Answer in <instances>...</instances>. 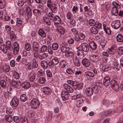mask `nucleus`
<instances>
[{"label": "nucleus", "instance_id": "nucleus-1", "mask_svg": "<svg viewBox=\"0 0 123 123\" xmlns=\"http://www.w3.org/2000/svg\"><path fill=\"white\" fill-rule=\"evenodd\" d=\"M0 49L3 53L6 54L8 50L10 51L12 50L13 47L11 41L7 40L5 44H3L1 46Z\"/></svg>", "mask_w": 123, "mask_h": 123}, {"label": "nucleus", "instance_id": "nucleus-2", "mask_svg": "<svg viewBox=\"0 0 123 123\" xmlns=\"http://www.w3.org/2000/svg\"><path fill=\"white\" fill-rule=\"evenodd\" d=\"M47 6L49 8L51 12L55 13L57 11V5L55 3H52V1L50 0H47L46 2Z\"/></svg>", "mask_w": 123, "mask_h": 123}, {"label": "nucleus", "instance_id": "nucleus-3", "mask_svg": "<svg viewBox=\"0 0 123 123\" xmlns=\"http://www.w3.org/2000/svg\"><path fill=\"white\" fill-rule=\"evenodd\" d=\"M97 89V87L95 85L92 88H87L85 90L87 96H90L92 95L94 91L96 90Z\"/></svg>", "mask_w": 123, "mask_h": 123}, {"label": "nucleus", "instance_id": "nucleus-44", "mask_svg": "<svg viewBox=\"0 0 123 123\" xmlns=\"http://www.w3.org/2000/svg\"><path fill=\"white\" fill-rule=\"evenodd\" d=\"M78 10V7L76 6H74L71 9V11L74 14H76V13Z\"/></svg>", "mask_w": 123, "mask_h": 123}, {"label": "nucleus", "instance_id": "nucleus-43", "mask_svg": "<svg viewBox=\"0 0 123 123\" xmlns=\"http://www.w3.org/2000/svg\"><path fill=\"white\" fill-rule=\"evenodd\" d=\"M11 39L13 40H15L16 38V36L13 31H11L9 33Z\"/></svg>", "mask_w": 123, "mask_h": 123}, {"label": "nucleus", "instance_id": "nucleus-58", "mask_svg": "<svg viewBox=\"0 0 123 123\" xmlns=\"http://www.w3.org/2000/svg\"><path fill=\"white\" fill-rule=\"evenodd\" d=\"M104 30L105 33L108 35H110L111 34V31L109 27H107Z\"/></svg>", "mask_w": 123, "mask_h": 123}, {"label": "nucleus", "instance_id": "nucleus-55", "mask_svg": "<svg viewBox=\"0 0 123 123\" xmlns=\"http://www.w3.org/2000/svg\"><path fill=\"white\" fill-rule=\"evenodd\" d=\"M83 10L81 7H80L79 10L76 13V14L78 16H80L83 13Z\"/></svg>", "mask_w": 123, "mask_h": 123}, {"label": "nucleus", "instance_id": "nucleus-36", "mask_svg": "<svg viewBox=\"0 0 123 123\" xmlns=\"http://www.w3.org/2000/svg\"><path fill=\"white\" fill-rule=\"evenodd\" d=\"M76 105L78 107H80L83 104L84 102L83 99L79 100L76 101Z\"/></svg>", "mask_w": 123, "mask_h": 123}, {"label": "nucleus", "instance_id": "nucleus-5", "mask_svg": "<svg viewBox=\"0 0 123 123\" xmlns=\"http://www.w3.org/2000/svg\"><path fill=\"white\" fill-rule=\"evenodd\" d=\"M111 86L112 88L116 91L119 90V86L117 82L115 80H112L111 81Z\"/></svg>", "mask_w": 123, "mask_h": 123}, {"label": "nucleus", "instance_id": "nucleus-29", "mask_svg": "<svg viewBox=\"0 0 123 123\" xmlns=\"http://www.w3.org/2000/svg\"><path fill=\"white\" fill-rule=\"evenodd\" d=\"M39 46V44L37 42L33 43V50L35 51H37L38 49Z\"/></svg>", "mask_w": 123, "mask_h": 123}, {"label": "nucleus", "instance_id": "nucleus-28", "mask_svg": "<svg viewBox=\"0 0 123 123\" xmlns=\"http://www.w3.org/2000/svg\"><path fill=\"white\" fill-rule=\"evenodd\" d=\"M90 48L93 50L97 48V45L93 41H91L89 43Z\"/></svg>", "mask_w": 123, "mask_h": 123}, {"label": "nucleus", "instance_id": "nucleus-18", "mask_svg": "<svg viewBox=\"0 0 123 123\" xmlns=\"http://www.w3.org/2000/svg\"><path fill=\"white\" fill-rule=\"evenodd\" d=\"M73 62L75 65L77 67H79L80 65V61L78 59L76 56H75L74 57L73 59Z\"/></svg>", "mask_w": 123, "mask_h": 123}, {"label": "nucleus", "instance_id": "nucleus-64", "mask_svg": "<svg viewBox=\"0 0 123 123\" xmlns=\"http://www.w3.org/2000/svg\"><path fill=\"white\" fill-rule=\"evenodd\" d=\"M22 123H28V121L27 118L25 117L23 118L21 120Z\"/></svg>", "mask_w": 123, "mask_h": 123}, {"label": "nucleus", "instance_id": "nucleus-11", "mask_svg": "<svg viewBox=\"0 0 123 123\" xmlns=\"http://www.w3.org/2000/svg\"><path fill=\"white\" fill-rule=\"evenodd\" d=\"M111 25L113 28L115 29H118L121 25L120 21L118 20L113 21L111 23Z\"/></svg>", "mask_w": 123, "mask_h": 123}, {"label": "nucleus", "instance_id": "nucleus-45", "mask_svg": "<svg viewBox=\"0 0 123 123\" xmlns=\"http://www.w3.org/2000/svg\"><path fill=\"white\" fill-rule=\"evenodd\" d=\"M25 49L27 51H29L31 49V46L30 44L28 43H26L25 44Z\"/></svg>", "mask_w": 123, "mask_h": 123}, {"label": "nucleus", "instance_id": "nucleus-63", "mask_svg": "<svg viewBox=\"0 0 123 123\" xmlns=\"http://www.w3.org/2000/svg\"><path fill=\"white\" fill-rule=\"evenodd\" d=\"M24 2L22 0H18L17 4L19 6H21L24 4Z\"/></svg>", "mask_w": 123, "mask_h": 123}, {"label": "nucleus", "instance_id": "nucleus-35", "mask_svg": "<svg viewBox=\"0 0 123 123\" xmlns=\"http://www.w3.org/2000/svg\"><path fill=\"white\" fill-rule=\"evenodd\" d=\"M70 49V48L68 47L62 46L61 48V50L62 52L66 53Z\"/></svg>", "mask_w": 123, "mask_h": 123}, {"label": "nucleus", "instance_id": "nucleus-23", "mask_svg": "<svg viewBox=\"0 0 123 123\" xmlns=\"http://www.w3.org/2000/svg\"><path fill=\"white\" fill-rule=\"evenodd\" d=\"M41 67L43 69H47L48 66V63L45 61L43 60L41 61Z\"/></svg>", "mask_w": 123, "mask_h": 123}, {"label": "nucleus", "instance_id": "nucleus-60", "mask_svg": "<svg viewBox=\"0 0 123 123\" xmlns=\"http://www.w3.org/2000/svg\"><path fill=\"white\" fill-rule=\"evenodd\" d=\"M112 112L111 111H105L103 113L104 115L105 116H107L109 115Z\"/></svg>", "mask_w": 123, "mask_h": 123}, {"label": "nucleus", "instance_id": "nucleus-26", "mask_svg": "<svg viewBox=\"0 0 123 123\" xmlns=\"http://www.w3.org/2000/svg\"><path fill=\"white\" fill-rule=\"evenodd\" d=\"M82 44L83 51L85 52H88L89 50V47L88 45L86 43Z\"/></svg>", "mask_w": 123, "mask_h": 123}, {"label": "nucleus", "instance_id": "nucleus-21", "mask_svg": "<svg viewBox=\"0 0 123 123\" xmlns=\"http://www.w3.org/2000/svg\"><path fill=\"white\" fill-rule=\"evenodd\" d=\"M38 35L41 37L44 38L46 37V34L42 28H40L38 31Z\"/></svg>", "mask_w": 123, "mask_h": 123}, {"label": "nucleus", "instance_id": "nucleus-16", "mask_svg": "<svg viewBox=\"0 0 123 123\" xmlns=\"http://www.w3.org/2000/svg\"><path fill=\"white\" fill-rule=\"evenodd\" d=\"M118 7H113L111 10V13L112 15L117 16L118 14Z\"/></svg>", "mask_w": 123, "mask_h": 123}, {"label": "nucleus", "instance_id": "nucleus-39", "mask_svg": "<svg viewBox=\"0 0 123 123\" xmlns=\"http://www.w3.org/2000/svg\"><path fill=\"white\" fill-rule=\"evenodd\" d=\"M90 31L92 33L96 34L98 32L97 29L94 27H92L90 29Z\"/></svg>", "mask_w": 123, "mask_h": 123}, {"label": "nucleus", "instance_id": "nucleus-57", "mask_svg": "<svg viewBox=\"0 0 123 123\" xmlns=\"http://www.w3.org/2000/svg\"><path fill=\"white\" fill-rule=\"evenodd\" d=\"M114 65L116 68L118 70L120 69V66L118 63L116 61H115L114 63Z\"/></svg>", "mask_w": 123, "mask_h": 123}, {"label": "nucleus", "instance_id": "nucleus-34", "mask_svg": "<svg viewBox=\"0 0 123 123\" xmlns=\"http://www.w3.org/2000/svg\"><path fill=\"white\" fill-rule=\"evenodd\" d=\"M89 25L91 26H94L95 25L96 23L94 20L91 19L89 20L88 21Z\"/></svg>", "mask_w": 123, "mask_h": 123}, {"label": "nucleus", "instance_id": "nucleus-9", "mask_svg": "<svg viewBox=\"0 0 123 123\" xmlns=\"http://www.w3.org/2000/svg\"><path fill=\"white\" fill-rule=\"evenodd\" d=\"M18 99L16 97H14L12 99L10 102L11 105L14 107L17 106L19 104Z\"/></svg>", "mask_w": 123, "mask_h": 123}, {"label": "nucleus", "instance_id": "nucleus-24", "mask_svg": "<svg viewBox=\"0 0 123 123\" xmlns=\"http://www.w3.org/2000/svg\"><path fill=\"white\" fill-rule=\"evenodd\" d=\"M29 81L31 82H33L35 78L36 74L34 73L30 72L29 74Z\"/></svg>", "mask_w": 123, "mask_h": 123}, {"label": "nucleus", "instance_id": "nucleus-32", "mask_svg": "<svg viewBox=\"0 0 123 123\" xmlns=\"http://www.w3.org/2000/svg\"><path fill=\"white\" fill-rule=\"evenodd\" d=\"M20 98L21 100L23 102L25 101L27 99V96L25 94H21Z\"/></svg>", "mask_w": 123, "mask_h": 123}, {"label": "nucleus", "instance_id": "nucleus-48", "mask_svg": "<svg viewBox=\"0 0 123 123\" xmlns=\"http://www.w3.org/2000/svg\"><path fill=\"white\" fill-rule=\"evenodd\" d=\"M3 71L6 72H8L10 70L9 66L6 65L3 66Z\"/></svg>", "mask_w": 123, "mask_h": 123}, {"label": "nucleus", "instance_id": "nucleus-53", "mask_svg": "<svg viewBox=\"0 0 123 123\" xmlns=\"http://www.w3.org/2000/svg\"><path fill=\"white\" fill-rule=\"evenodd\" d=\"M66 72L68 74L73 75L74 74V72L71 68L67 69L66 70Z\"/></svg>", "mask_w": 123, "mask_h": 123}, {"label": "nucleus", "instance_id": "nucleus-40", "mask_svg": "<svg viewBox=\"0 0 123 123\" xmlns=\"http://www.w3.org/2000/svg\"><path fill=\"white\" fill-rule=\"evenodd\" d=\"M0 85L2 87L3 89H5L6 87V84L5 81L4 80H1L0 81Z\"/></svg>", "mask_w": 123, "mask_h": 123}, {"label": "nucleus", "instance_id": "nucleus-25", "mask_svg": "<svg viewBox=\"0 0 123 123\" xmlns=\"http://www.w3.org/2000/svg\"><path fill=\"white\" fill-rule=\"evenodd\" d=\"M21 85L22 87L25 89L29 88L31 86V84L29 82H23Z\"/></svg>", "mask_w": 123, "mask_h": 123}, {"label": "nucleus", "instance_id": "nucleus-15", "mask_svg": "<svg viewBox=\"0 0 123 123\" xmlns=\"http://www.w3.org/2000/svg\"><path fill=\"white\" fill-rule=\"evenodd\" d=\"M44 52H48L49 53L51 54H52V51L51 50L50 52L49 49L48 48L47 46L46 45H44L41 47L40 53H42Z\"/></svg>", "mask_w": 123, "mask_h": 123}, {"label": "nucleus", "instance_id": "nucleus-14", "mask_svg": "<svg viewBox=\"0 0 123 123\" xmlns=\"http://www.w3.org/2000/svg\"><path fill=\"white\" fill-rule=\"evenodd\" d=\"M111 81L110 82V78L108 76H105L103 80V84L104 86H106L111 85Z\"/></svg>", "mask_w": 123, "mask_h": 123}, {"label": "nucleus", "instance_id": "nucleus-27", "mask_svg": "<svg viewBox=\"0 0 123 123\" xmlns=\"http://www.w3.org/2000/svg\"><path fill=\"white\" fill-rule=\"evenodd\" d=\"M57 31L60 34L62 35H63L65 32V29L62 26H60L57 28Z\"/></svg>", "mask_w": 123, "mask_h": 123}, {"label": "nucleus", "instance_id": "nucleus-42", "mask_svg": "<svg viewBox=\"0 0 123 123\" xmlns=\"http://www.w3.org/2000/svg\"><path fill=\"white\" fill-rule=\"evenodd\" d=\"M13 78L16 79H18L19 78L20 76L19 74L16 71H14L13 72Z\"/></svg>", "mask_w": 123, "mask_h": 123}, {"label": "nucleus", "instance_id": "nucleus-33", "mask_svg": "<svg viewBox=\"0 0 123 123\" xmlns=\"http://www.w3.org/2000/svg\"><path fill=\"white\" fill-rule=\"evenodd\" d=\"M12 86L15 88H19V84H18V82L16 81L13 80L12 82Z\"/></svg>", "mask_w": 123, "mask_h": 123}, {"label": "nucleus", "instance_id": "nucleus-61", "mask_svg": "<svg viewBox=\"0 0 123 123\" xmlns=\"http://www.w3.org/2000/svg\"><path fill=\"white\" fill-rule=\"evenodd\" d=\"M67 42L69 44H73L74 42V39L73 38H70L67 40Z\"/></svg>", "mask_w": 123, "mask_h": 123}, {"label": "nucleus", "instance_id": "nucleus-47", "mask_svg": "<svg viewBox=\"0 0 123 123\" xmlns=\"http://www.w3.org/2000/svg\"><path fill=\"white\" fill-rule=\"evenodd\" d=\"M33 12L34 14L36 15H40L41 13L40 11L38 9H35L33 10Z\"/></svg>", "mask_w": 123, "mask_h": 123}, {"label": "nucleus", "instance_id": "nucleus-22", "mask_svg": "<svg viewBox=\"0 0 123 123\" xmlns=\"http://www.w3.org/2000/svg\"><path fill=\"white\" fill-rule=\"evenodd\" d=\"M59 64L62 68H64L67 66L68 63L66 60H62L59 62Z\"/></svg>", "mask_w": 123, "mask_h": 123}, {"label": "nucleus", "instance_id": "nucleus-20", "mask_svg": "<svg viewBox=\"0 0 123 123\" xmlns=\"http://www.w3.org/2000/svg\"><path fill=\"white\" fill-rule=\"evenodd\" d=\"M32 62L31 64L30 65L31 67L30 69L37 68L38 66V65L36 59L33 58L32 60Z\"/></svg>", "mask_w": 123, "mask_h": 123}, {"label": "nucleus", "instance_id": "nucleus-41", "mask_svg": "<svg viewBox=\"0 0 123 123\" xmlns=\"http://www.w3.org/2000/svg\"><path fill=\"white\" fill-rule=\"evenodd\" d=\"M16 24L18 26H22V21L21 19L19 18H17L16 19Z\"/></svg>", "mask_w": 123, "mask_h": 123}, {"label": "nucleus", "instance_id": "nucleus-46", "mask_svg": "<svg viewBox=\"0 0 123 123\" xmlns=\"http://www.w3.org/2000/svg\"><path fill=\"white\" fill-rule=\"evenodd\" d=\"M58 48V45L57 43H54L52 45V48L54 50H56Z\"/></svg>", "mask_w": 123, "mask_h": 123}, {"label": "nucleus", "instance_id": "nucleus-31", "mask_svg": "<svg viewBox=\"0 0 123 123\" xmlns=\"http://www.w3.org/2000/svg\"><path fill=\"white\" fill-rule=\"evenodd\" d=\"M42 90L45 93L49 94L50 91V89L48 87H45L43 88Z\"/></svg>", "mask_w": 123, "mask_h": 123}, {"label": "nucleus", "instance_id": "nucleus-51", "mask_svg": "<svg viewBox=\"0 0 123 123\" xmlns=\"http://www.w3.org/2000/svg\"><path fill=\"white\" fill-rule=\"evenodd\" d=\"M53 13L52 12H50L48 13V16L50 20H53L55 16Z\"/></svg>", "mask_w": 123, "mask_h": 123}, {"label": "nucleus", "instance_id": "nucleus-13", "mask_svg": "<svg viewBox=\"0 0 123 123\" xmlns=\"http://www.w3.org/2000/svg\"><path fill=\"white\" fill-rule=\"evenodd\" d=\"M61 96L63 100L65 101L68 99L69 94L68 92L64 91L62 92Z\"/></svg>", "mask_w": 123, "mask_h": 123}, {"label": "nucleus", "instance_id": "nucleus-54", "mask_svg": "<svg viewBox=\"0 0 123 123\" xmlns=\"http://www.w3.org/2000/svg\"><path fill=\"white\" fill-rule=\"evenodd\" d=\"M55 65H57L59 62V61L57 58L56 57H54L52 60Z\"/></svg>", "mask_w": 123, "mask_h": 123}, {"label": "nucleus", "instance_id": "nucleus-6", "mask_svg": "<svg viewBox=\"0 0 123 123\" xmlns=\"http://www.w3.org/2000/svg\"><path fill=\"white\" fill-rule=\"evenodd\" d=\"M13 52L14 55H17L19 52V45L16 42H15L13 43Z\"/></svg>", "mask_w": 123, "mask_h": 123}, {"label": "nucleus", "instance_id": "nucleus-8", "mask_svg": "<svg viewBox=\"0 0 123 123\" xmlns=\"http://www.w3.org/2000/svg\"><path fill=\"white\" fill-rule=\"evenodd\" d=\"M74 54L73 51L70 50V49L65 54V56L68 58H73L74 57Z\"/></svg>", "mask_w": 123, "mask_h": 123}, {"label": "nucleus", "instance_id": "nucleus-38", "mask_svg": "<svg viewBox=\"0 0 123 123\" xmlns=\"http://www.w3.org/2000/svg\"><path fill=\"white\" fill-rule=\"evenodd\" d=\"M5 118L6 120L9 123H11L12 121L13 118L12 116L11 115L6 116Z\"/></svg>", "mask_w": 123, "mask_h": 123}, {"label": "nucleus", "instance_id": "nucleus-49", "mask_svg": "<svg viewBox=\"0 0 123 123\" xmlns=\"http://www.w3.org/2000/svg\"><path fill=\"white\" fill-rule=\"evenodd\" d=\"M117 51L119 55H121L123 54V47H119L117 49Z\"/></svg>", "mask_w": 123, "mask_h": 123}, {"label": "nucleus", "instance_id": "nucleus-62", "mask_svg": "<svg viewBox=\"0 0 123 123\" xmlns=\"http://www.w3.org/2000/svg\"><path fill=\"white\" fill-rule=\"evenodd\" d=\"M108 52L109 54H110L111 55H113L114 54V50L113 49L109 48L108 49Z\"/></svg>", "mask_w": 123, "mask_h": 123}, {"label": "nucleus", "instance_id": "nucleus-50", "mask_svg": "<svg viewBox=\"0 0 123 123\" xmlns=\"http://www.w3.org/2000/svg\"><path fill=\"white\" fill-rule=\"evenodd\" d=\"M5 0H0V9L3 8L5 6Z\"/></svg>", "mask_w": 123, "mask_h": 123}, {"label": "nucleus", "instance_id": "nucleus-56", "mask_svg": "<svg viewBox=\"0 0 123 123\" xmlns=\"http://www.w3.org/2000/svg\"><path fill=\"white\" fill-rule=\"evenodd\" d=\"M78 37L79 39L83 40L85 38V36L83 33H80L78 35Z\"/></svg>", "mask_w": 123, "mask_h": 123}, {"label": "nucleus", "instance_id": "nucleus-17", "mask_svg": "<svg viewBox=\"0 0 123 123\" xmlns=\"http://www.w3.org/2000/svg\"><path fill=\"white\" fill-rule=\"evenodd\" d=\"M63 87L65 90L70 93H72L74 91L73 89L67 84H64Z\"/></svg>", "mask_w": 123, "mask_h": 123}, {"label": "nucleus", "instance_id": "nucleus-7", "mask_svg": "<svg viewBox=\"0 0 123 123\" xmlns=\"http://www.w3.org/2000/svg\"><path fill=\"white\" fill-rule=\"evenodd\" d=\"M90 60L95 63L98 62L100 59L99 56L97 55H92L90 57Z\"/></svg>", "mask_w": 123, "mask_h": 123}, {"label": "nucleus", "instance_id": "nucleus-4", "mask_svg": "<svg viewBox=\"0 0 123 123\" xmlns=\"http://www.w3.org/2000/svg\"><path fill=\"white\" fill-rule=\"evenodd\" d=\"M40 104V102L37 99L33 98L31 100L30 105L32 108L36 109L39 106Z\"/></svg>", "mask_w": 123, "mask_h": 123}, {"label": "nucleus", "instance_id": "nucleus-37", "mask_svg": "<svg viewBox=\"0 0 123 123\" xmlns=\"http://www.w3.org/2000/svg\"><path fill=\"white\" fill-rule=\"evenodd\" d=\"M85 74L86 76L91 77H93L95 76L93 73L89 71H87L85 72Z\"/></svg>", "mask_w": 123, "mask_h": 123}, {"label": "nucleus", "instance_id": "nucleus-52", "mask_svg": "<svg viewBox=\"0 0 123 123\" xmlns=\"http://www.w3.org/2000/svg\"><path fill=\"white\" fill-rule=\"evenodd\" d=\"M46 81L45 79L43 77H40L37 80V82L40 84H43Z\"/></svg>", "mask_w": 123, "mask_h": 123}, {"label": "nucleus", "instance_id": "nucleus-30", "mask_svg": "<svg viewBox=\"0 0 123 123\" xmlns=\"http://www.w3.org/2000/svg\"><path fill=\"white\" fill-rule=\"evenodd\" d=\"M117 41L118 42H122L123 41V36L121 34H119L116 36Z\"/></svg>", "mask_w": 123, "mask_h": 123}, {"label": "nucleus", "instance_id": "nucleus-59", "mask_svg": "<svg viewBox=\"0 0 123 123\" xmlns=\"http://www.w3.org/2000/svg\"><path fill=\"white\" fill-rule=\"evenodd\" d=\"M13 120L16 123H18L19 121V117L17 116H15L13 118Z\"/></svg>", "mask_w": 123, "mask_h": 123}, {"label": "nucleus", "instance_id": "nucleus-19", "mask_svg": "<svg viewBox=\"0 0 123 123\" xmlns=\"http://www.w3.org/2000/svg\"><path fill=\"white\" fill-rule=\"evenodd\" d=\"M82 62L83 65L85 67H88L90 65V61L87 59H83Z\"/></svg>", "mask_w": 123, "mask_h": 123}, {"label": "nucleus", "instance_id": "nucleus-10", "mask_svg": "<svg viewBox=\"0 0 123 123\" xmlns=\"http://www.w3.org/2000/svg\"><path fill=\"white\" fill-rule=\"evenodd\" d=\"M53 20L55 22L54 24L56 26H57L58 25H60L61 24L62 20L60 17L59 16H55Z\"/></svg>", "mask_w": 123, "mask_h": 123}, {"label": "nucleus", "instance_id": "nucleus-12", "mask_svg": "<svg viewBox=\"0 0 123 123\" xmlns=\"http://www.w3.org/2000/svg\"><path fill=\"white\" fill-rule=\"evenodd\" d=\"M82 85V84L80 83L79 82L76 81H74L73 83L72 86L74 89H80L83 87V86Z\"/></svg>", "mask_w": 123, "mask_h": 123}]
</instances>
